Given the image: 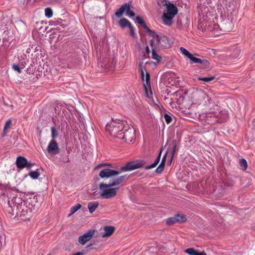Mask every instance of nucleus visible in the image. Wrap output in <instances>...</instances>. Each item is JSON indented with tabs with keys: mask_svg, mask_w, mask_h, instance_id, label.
<instances>
[{
	"mask_svg": "<svg viewBox=\"0 0 255 255\" xmlns=\"http://www.w3.org/2000/svg\"><path fill=\"white\" fill-rule=\"evenodd\" d=\"M126 177V175L121 176L117 178H111L108 183H101L99 184L101 197L104 199H110L114 197L117 194L119 188L112 187L122 184Z\"/></svg>",
	"mask_w": 255,
	"mask_h": 255,
	"instance_id": "f257e3e1",
	"label": "nucleus"
},
{
	"mask_svg": "<svg viewBox=\"0 0 255 255\" xmlns=\"http://www.w3.org/2000/svg\"><path fill=\"white\" fill-rule=\"evenodd\" d=\"M144 161L139 162H130L127 163L125 166L121 167L119 171L106 168L102 170L99 173V176L102 178L112 177L117 175L122 172L133 170L142 167L144 165Z\"/></svg>",
	"mask_w": 255,
	"mask_h": 255,
	"instance_id": "f03ea898",
	"label": "nucleus"
},
{
	"mask_svg": "<svg viewBox=\"0 0 255 255\" xmlns=\"http://www.w3.org/2000/svg\"><path fill=\"white\" fill-rule=\"evenodd\" d=\"M124 128V123L122 121L115 120H112L106 125V129L112 136L119 138Z\"/></svg>",
	"mask_w": 255,
	"mask_h": 255,
	"instance_id": "7ed1b4c3",
	"label": "nucleus"
},
{
	"mask_svg": "<svg viewBox=\"0 0 255 255\" xmlns=\"http://www.w3.org/2000/svg\"><path fill=\"white\" fill-rule=\"evenodd\" d=\"M178 9L173 4L168 2L166 3V9L164 11L162 16L163 23L168 26H171L172 24V19L177 14Z\"/></svg>",
	"mask_w": 255,
	"mask_h": 255,
	"instance_id": "20e7f679",
	"label": "nucleus"
},
{
	"mask_svg": "<svg viewBox=\"0 0 255 255\" xmlns=\"http://www.w3.org/2000/svg\"><path fill=\"white\" fill-rule=\"evenodd\" d=\"M16 199V198L13 197L11 200V202L13 204L11 214H14L13 211L15 210L17 214L19 213L20 217L30 216L31 213L30 209L25 206L21 201L20 203H15Z\"/></svg>",
	"mask_w": 255,
	"mask_h": 255,
	"instance_id": "39448f33",
	"label": "nucleus"
},
{
	"mask_svg": "<svg viewBox=\"0 0 255 255\" xmlns=\"http://www.w3.org/2000/svg\"><path fill=\"white\" fill-rule=\"evenodd\" d=\"M127 128V127H125L118 138L124 140L127 142H130L135 139V133L132 128Z\"/></svg>",
	"mask_w": 255,
	"mask_h": 255,
	"instance_id": "423d86ee",
	"label": "nucleus"
},
{
	"mask_svg": "<svg viewBox=\"0 0 255 255\" xmlns=\"http://www.w3.org/2000/svg\"><path fill=\"white\" fill-rule=\"evenodd\" d=\"M155 38L156 45L158 47H166L168 44V40L166 36L164 35H159L156 34L152 36Z\"/></svg>",
	"mask_w": 255,
	"mask_h": 255,
	"instance_id": "0eeeda50",
	"label": "nucleus"
},
{
	"mask_svg": "<svg viewBox=\"0 0 255 255\" xmlns=\"http://www.w3.org/2000/svg\"><path fill=\"white\" fill-rule=\"evenodd\" d=\"M95 231L94 230H90L88 232L85 233L83 236L79 237L78 239L79 243L81 245H85L86 243L91 240L94 235Z\"/></svg>",
	"mask_w": 255,
	"mask_h": 255,
	"instance_id": "6e6552de",
	"label": "nucleus"
},
{
	"mask_svg": "<svg viewBox=\"0 0 255 255\" xmlns=\"http://www.w3.org/2000/svg\"><path fill=\"white\" fill-rule=\"evenodd\" d=\"M47 151L52 154H57L59 152V149L55 139H52L47 146Z\"/></svg>",
	"mask_w": 255,
	"mask_h": 255,
	"instance_id": "1a4fd4ad",
	"label": "nucleus"
},
{
	"mask_svg": "<svg viewBox=\"0 0 255 255\" xmlns=\"http://www.w3.org/2000/svg\"><path fill=\"white\" fill-rule=\"evenodd\" d=\"M207 95L203 90H200L196 92L194 94L195 104H200L207 97Z\"/></svg>",
	"mask_w": 255,
	"mask_h": 255,
	"instance_id": "9d476101",
	"label": "nucleus"
},
{
	"mask_svg": "<svg viewBox=\"0 0 255 255\" xmlns=\"http://www.w3.org/2000/svg\"><path fill=\"white\" fill-rule=\"evenodd\" d=\"M220 30L223 32H229L232 29V23L229 20H224L220 25Z\"/></svg>",
	"mask_w": 255,
	"mask_h": 255,
	"instance_id": "9b49d317",
	"label": "nucleus"
},
{
	"mask_svg": "<svg viewBox=\"0 0 255 255\" xmlns=\"http://www.w3.org/2000/svg\"><path fill=\"white\" fill-rule=\"evenodd\" d=\"M136 20L137 23L141 24L146 32L149 33L150 36H153L155 35V31L150 29L148 27L145 23L143 19L139 16L136 17Z\"/></svg>",
	"mask_w": 255,
	"mask_h": 255,
	"instance_id": "f8f14e48",
	"label": "nucleus"
},
{
	"mask_svg": "<svg viewBox=\"0 0 255 255\" xmlns=\"http://www.w3.org/2000/svg\"><path fill=\"white\" fill-rule=\"evenodd\" d=\"M27 160L25 157L19 156L17 157L16 160V164L17 168L22 169L25 168Z\"/></svg>",
	"mask_w": 255,
	"mask_h": 255,
	"instance_id": "ddd939ff",
	"label": "nucleus"
},
{
	"mask_svg": "<svg viewBox=\"0 0 255 255\" xmlns=\"http://www.w3.org/2000/svg\"><path fill=\"white\" fill-rule=\"evenodd\" d=\"M190 59L193 62L195 63H199L202 65L205 68H207L209 66L210 63L206 59H201L200 58H198L195 57L193 55H192L191 58Z\"/></svg>",
	"mask_w": 255,
	"mask_h": 255,
	"instance_id": "4468645a",
	"label": "nucleus"
},
{
	"mask_svg": "<svg viewBox=\"0 0 255 255\" xmlns=\"http://www.w3.org/2000/svg\"><path fill=\"white\" fill-rule=\"evenodd\" d=\"M139 67L140 70V73H141L142 80L143 81H144L145 80L146 82V83L148 84V83L149 82V80H150V75H149V74L148 72H146L145 77V79H144V70H145V67L142 65V64H139Z\"/></svg>",
	"mask_w": 255,
	"mask_h": 255,
	"instance_id": "2eb2a0df",
	"label": "nucleus"
},
{
	"mask_svg": "<svg viewBox=\"0 0 255 255\" xmlns=\"http://www.w3.org/2000/svg\"><path fill=\"white\" fill-rule=\"evenodd\" d=\"M105 233L102 235L103 238L111 236L115 231V228L113 226H105L104 228Z\"/></svg>",
	"mask_w": 255,
	"mask_h": 255,
	"instance_id": "dca6fc26",
	"label": "nucleus"
},
{
	"mask_svg": "<svg viewBox=\"0 0 255 255\" xmlns=\"http://www.w3.org/2000/svg\"><path fill=\"white\" fill-rule=\"evenodd\" d=\"M167 154V152H166V153L165 154V155L163 156L160 164L156 169L155 172L157 173H161L163 172L164 168V166H165V161H166V158Z\"/></svg>",
	"mask_w": 255,
	"mask_h": 255,
	"instance_id": "f3484780",
	"label": "nucleus"
},
{
	"mask_svg": "<svg viewBox=\"0 0 255 255\" xmlns=\"http://www.w3.org/2000/svg\"><path fill=\"white\" fill-rule=\"evenodd\" d=\"M161 152H162V149L160 150L157 157L155 159L154 162L152 164H151V165L146 166L145 167V169L146 170L152 169L153 168H154L155 167H156L157 165V164L159 163L160 160Z\"/></svg>",
	"mask_w": 255,
	"mask_h": 255,
	"instance_id": "a211bd4d",
	"label": "nucleus"
},
{
	"mask_svg": "<svg viewBox=\"0 0 255 255\" xmlns=\"http://www.w3.org/2000/svg\"><path fill=\"white\" fill-rule=\"evenodd\" d=\"M99 203L98 201L90 202L88 204V208L90 213H93L98 208Z\"/></svg>",
	"mask_w": 255,
	"mask_h": 255,
	"instance_id": "6ab92c4d",
	"label": "nucleus"
},
{
	"mask_svg": "<svg viewBox=\"0 0 255 255\" xmlns=\"http://www.w3.org/2000/svg\"><path fill=\"white\" fill-rule=\"evenodd\" d=\"M127 3L123 4L120 8L116 12L115 15L118 17L120 18L124 12L125 11L126 8H127Z\"/></svg>",
	"mask_w": 255,
	"mask_h": 255,
	"instance_id": "aec40b11",
	"label": "nucleus"
},
{
	"mask_svg": "<svg viewBox=\"0 0 255 255\" xmlns=\"http://www.w3.org/2000/svg\"><path fill=\"white\" fill-rule=\"evenodd\" d=\"M119 23L121 27L124 28L126 26L129 27L131 23L126 18H123L120 20Z\"/></svg>",
	"mask_w": 255,
	"mask_h": 255,
	"instance_id": "412c9836",
	"label": "nucleus"
},
{
	"mask_svg": "<svg viewBox=\"0 0 255 255\" xmlns=\"http://www.w3.org/2000/svg\"><path fill=\"white\" fill-rule=\"evenodd\" d=\"M11 120H8L6 122L4 127L3 130L2 131L3 136H4L6 134L7 129L11 127Z\"/></svg>",
	"mask_w": 255,
	"mask_h": 255,
	"instance_id": "4be33fe9",
	"label": "nucleus"
},
{
	"mask_svg": "<svg viewBox=\"0 0 255 255\" xmlns=\"http://www.w3.org/2000/svg\"><path fill=\"white\" fill-rule=\"evenodd\" d=\"M28 175L32 179H36L39 177V176L40 175V173L38 171V170H37L36 171H30Z\"/></svg>",
	"mask_w": 255,
	"mask_h": 255,
	"instance_id": "5701e85b",
	"label": "nucleus"
},
{
	"mask_svg": "<svg viewBox=\"0 0 255 255\" xmlns=\"http://www.w3.org/2000/svg\"><path fill=\"white\" fill-rule=\"evenodd\" d=\"M152 58L157 61V62H159L161 60V57L158 55L154 48L152 49Z\"/></svg>",
	"mask_w": 255,
	"mask_h": 255,
	"instance_id": "b1692460",
	"label": "nucleus"
},
{
	"mask_svg": "<svg viewBox=\"0 0 255 255\" xmlns=\"http://www.w3.org/2000/svg\"><path fill=\"white\" fill-rule=\"evenodd\" d=\"M127 8H126L125 11L127 13V14L130 17H132L135 15V13L130 10L131 5L130 4L127 3Z\"/></svg>",
	"mask_w": 255,
	"mask_h": 255,
	"instance_id": "393cba45",
	"label": "nucleus"
},
{
	"mask_svg": "<svg viewBox=\"0 0 255 255\" xmlns=\"http://www.w3.org/2000/svg\"><path fill=\"white\" fill-rule=\"evenodd\" d=\"M240 165L243 170H246L248 167L247 162L244 158L240 159Z\"/></svg>",
	"mask_w": 255,
	"mask_h": 255,
	"instance_id": "a878e982",
	"label": "nucleus"
},
{
	"mask_svg": "<svg viewBox=\"0 0 255 255\" xmlns=\"http://www.w3.org/2000/svg\"><path fill=\"white\" fill-rule=\"evenodd\" d=\"M177 221L178 223H184L186 221V218L185 215H179L177 214L175 215Z\"/></svg>",
	"mask_w": 255,
	"mask_h": 255,
	"instance_id": "bb28decb",
	"label": "nucleus"
},
{
	"mask_svg": "<svg viewBox=\"0 0 255 255\" xmlns=\"http://www.w3.org/2000/svg\"><path fill=\"white\" fill-rule=\"evenodd\" d=\"M180 50L182 54L187 57L189 59L191 58V57L193 54H191L187 50L183 47H180Z\"/></svg>",
	"mask_w": 255,
	"mask_h": 255,
	"instance_id": "cd10ccee",
	"label": "nucleus"
},
{
	"mask_svg": "<svg viewBox=\"0 0 255 255\" xmlns=\"http://www.w3.org/2000/svg\"><path fill=\"white\" fill-rule=\"evenodd\" d=\"M176 223H178V222L175 216L169 218L166 221V223L168 225H172Z\"/></svg>",
	"mask_w": 255,
	"mask_h": 255,
	"instance_id": "c85d7f7f",
	"label": "nucleus"
},
{
	"mask_svg": "<svg viewBox=\"0 0 255 255\" xmlns=\"http://www.w3.org/2000/svg\"><path fill=\"white\" fill-rule=\"evenodd\" d=\"M53 11L50 7H47L45 9V15L47 18H51L53 16Z\"/></svg>",
	"mask_w": 255,
	"mask_h": 255,
	"instance_id": "c756f323",
	"label": "nucleus"
},
{
	"mask_svg": "<svg viewBox=\"0 0 255 255\" xmlns=\"http://www.w3.org/2000/svg\"><path fill=\"white\" fill-rule=\"evenodd\" d=\"M208 0H198V7L199 11H202L203 7L204 6V4L208 2Z\"/></svg>",
	"mask_w": 255,
	"mask_h": 255,
	"instance_id": "7c9ffc66",
	"label": "nucleus"
},
{
	"mask_svg": "<svg viewBox=\"0 0 255 255\" xmlns=\"http://www.w3.org/2000/svg\"><path fill=\"white\" fill-rule=\"evenodd\" d=\"M210 26V29L211 30H214V31H218L219 29L220 30V25H219L218 24H211L209 25Z\"/></svg>",
	"mask_w": 255,
	"mask_h": 255,
	"instance_id": "2f4dec72",
	"label": "nucleus"
},
{
	"mask_svg": "<svg viewBox=\"0 0 255 255\" xmlns=\"http://www.w3.org/2000/svg\"><path fill=\"white\" fill-rule=\"evenodd\" d=\"M176 147H177L176 143L175 141L174 142L172 148V150L170 153V162L172 161V159L173 158V157H174V154H175V152L176 151Z\"/></svg>",
	"mask_w": 255,
	"mask_h": 255,
	"instance_id": "473e14b6",
	"label": "nucleus"
},
{
	"mask_svg": "<svg viewBox=\"0 0 255 255\" xmlns=\"http://www.w3.org/2000/svg\"><path fill=\"white\" fill-rule=\"evenodd\" d=\"M197 251L193 248H188L185 251V253L189 255H196Z\"/></svg>",
	"mask_w": 255,
	"mask_h": 255,
	"instance_id": "72a5a7b5",
	"label": "nucleus"
},
{
	"mask_svg": "<svg viewBox=\"0 0 255 255\" xmlns=\"http://www.w3.org/2000/svg\"><path fill=\"white\" fill-rule=\"evenodd\" d=\"M214 79H215L214 76H211L210 77H203V78L199 77L198 78V80L203 81L205 82H209L210 81L213 80Z\"/></svg>",
	"mask_w": 255,
	"mask_h": 255,
	"instance_id": "f704fd0d",
	"label": "nucleus"
},
{
	"mask_svg": "<svg viewBox=\"0 0 255 255\" xmlns=\"http://www.w3.org/2000/svg\"><path fill=\"white\" fill-rule=\"evenodd\" d=\"M81 207V205L80 204H77L74 206L72 207L71 208V214H73L75 213L78 210H79Z\"/></svg>",
	"mask_w": 255,
	"mask_h": 255,
	"instance_id": "c9c22d12",
	"label": "nucleus"
},
{
	"mask_svg": "<svg viewBox=\"0 0 255 255\" xmlns=\"http://www.w3.org/2000/svg\"><path fill=\"white\" fill-rule=\"evenodd\" d=\"M51 130L52 139H55V138L57 135V131L56 130V128L54 127H51Z\"/></svg>",
	"mask_w": 255,
	"mask_h": 255,
	"instance_id": "e433bc0d",
	"label": "nucleus"
},
{
	"mask_svg": "<svg viewBox=\"0 0 255 255\" xmlns=\"http://www.w3.org/2000/svg\"><path fill=\"white\" fill-rule=\"evenodd\" d=\"M164 118L165 121L167 124H169L171 122L172 119L170 115H169L168 114H165L164 115Z\"/></svg>",
	"mask_w": 255,
	"mask_h": 255,
	"instance_id": "4c0bfd02",
	"label": "nucleus"
},
{
	"mask_svg": "<svg viewBox=\"0 0 255 255\" xmlns=\"http://www.w3.org/2000/svg\"><path fill=\"white\" fill-rule=\"evenodd\" d=\"M12 67L14 70L16 71L18 73H21V68L19 67V66L18 65L13 64L12 65Z\"/></svg>",
	"mask_w": 255,
	"mask_h": 255,
	"instance_id": "58836bf2",
	"label": "nucleus"
},
{
	"mask_svg": "<svg viewBox=\"0 0 255 255\" xmlns=\"http://www.w3.org/2000/svg\"><path fill=\"white\" fill-rule=\"evenodd\" d=\"M128 28H129V30H130V35L132 37H135V33L134 32V28H133V27L132 26V25H130L128 27Z\"/></svg>",
	"mask_w": 255,
	"mask_h": 255,
	"instance_id": "ea45409f",
	"label": "nucleus"
},
{
	"mask_svg": "<svg viewBox=\"0 0 255 255\" xmlns=\"http://www.w3.org/2000/svg\"><path fill=\"white\" fill-rule=\"evenodd\" d=\"M33 164L31 162H28V161H27V163L25 165V168H26L27 169H30L33 166Z\"/></svg>",
	"mask_w": 255,
	"mask_h": 255,
	"instance_id": "a19ab883",
	"label": "nucleus"
},
{
	"mask_svg": "<svg viewBox=\"0 0 255 255\" xmlns=\"http://www.w3.org/2000/svg\"><path fill=\"white\" fill-rule=\"evenodd\" d=\"M154 39H151L150 40V46L152 47V49L153 48H154L153 47H154V41L155 40V37H154Z\"/></svg>",
	"mask_w": 255,
	"mask_h": 255,
	"instance_id": "79ce46f5",
	"label": "nucleus"
},
{
	"mask_svg": "<svg viewBox=\"0 0 255 255\" xmlns=\"http://www.w3.org/2000/svg\"><path fill=\"white\" fill-rule=\"evenodd\" d=\"M109 165H111V164H110L109 163L100 164L97 166V167H100L104 166H109Z\"/></svg>",
	"mask_w": 255,
	"mask_h": 255,
	"instance_id": "37998d69",
	"label": "nucleus"
},
{
	"mask_svg": "<svg viewBox=\"0 0 255 255\" xmlns=\"http://www.w3.org/2000/svg\"><path fill=\"white\" fill-rule=\"evenodd\" d=\"M145 50H146V53H147V54H149L150 53V49H149V47H148V46H147L146 47Z\"/></svg>",
	"mask_w": 255,
	"mask_h": 255,
	"instance_id": "c03bdc74",
	"label": "nucleus"
},
{
	"mask_svg": "<svg viewBox=\"0 0 255 255\" xmlns=\"http://www.w3.org/2000/svg\"><path fill=\"white\" fill-rule=\"evenodd\" d=\"M196 255H207V254L205 252L198 253L197 252Z\"/></svg>",
	"mask_w": 255,
	"mask_h": 255,
	"instance_id": "a18cd8bd",
	"label": "nucleus"
},
{
	"mask_svg": "<svg viewBox=\"0 0 255 255\" xmlns=\"http://www.w3.org/2000/svg\"><path fill=\"white\" fill-rule=\"evenodd\" d=\"M83 253L81 252H77L75 254H74L73 255H83Z\"/></svg>",
	"mask_w": 255,
	"mask_h": 255,
	"instance_id": "49530a36",
	"label": "nucleus"
},
{
	"mask_svg": "<svg viewBox=\"0 0 255 255\" xmlns=\"http://www.w3.org/2000/svg\"><path fill=\"white\" fill-rule=\"evenodd\" d=\"M172 161L170 162V160L168 162V164L170 165L171 164Z\"/></svg>",
	"mask_w": 255,
	"mask_h": 255,
	"instance_id": "de8ad7c7",
	"label": "nucleus"
},
{
	"mask_svg": "<svg viewBox=\"0 0 255 255\" xmlns=\"http://www.w3.org/2000/svg\"><path fill=\"white\" fill-rule=\"evenodd\" d=\"M68 161H69V158H67L66 160H64V162H67Z\"/></svg>",
	"mask_w": 255,
	"mask_h": 255,
	"instance_id": "09e8293b",
	"label": "nucleus"
},
{
	"mask_svg": "<svg viewBox=\"0 0 255 255\" xmlns=\"http://www.w3.org/2000/svg\"><path fill=\"white\" fill-rule=\"evenodd\" d=\"M8 205H9V206H10L11 208H12V207L11 206V205L10 204V202H8Z\"/></svg>",
	"mask_w": 255,
	"mask_h": 255,
	"instance_id": "8fccbe9b",
	"label": "nucleus"
},
{
	"mask_svg": "<svg viewBox=\"0 0 255 255\" xmlns=\"http://www.w3.org/2000/svg\"><path fill=\"white\" fill-rule=\"evenodd\" d=\"M50 255V254H48V255Z\"/></svg>",
	"mask_w": 255,
	"mask_h": 255,
	"instance_id": "3c124183",
	"label": "nucleus"
}]
</instances>
